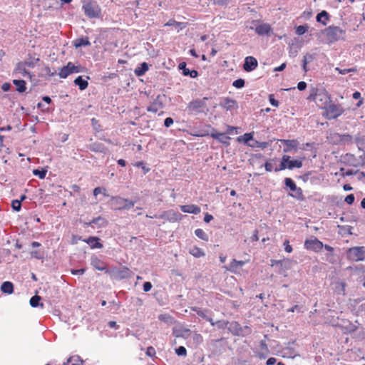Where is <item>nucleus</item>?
<instances>
[{
    "mask_svg": "<svg viewBox=\"0 0 365 365\" xmlns=\"http://www.w3.org/2000/svg\"><path fill=\"white\" fill-rule=\"evenodd\" d=\"M308 26L307 25H300V26H298L297 28H296V33L297 35H303L304 34L307 30H308Z\"/></svg>",
    "mask_w": 365,
    "mask_h": 365,
    "instance_id": "4c0bfd02",
    "label": "nucleus"
},
{
    "mask_svg": "<svg viewBox=\"0 0 365 365\" xmlns=\"http://www.w3.org/2000/svg\"><path fill=\"white\" fill-rule=\"evenodd\" d=\"M192 310L195 312L198 316H200L204 319L207 318L205 310H202L198 307H192Z\"/></svg>",
    "mask_w": 365,
    "mask_h": 365,
    "instance_id": "49530a36",
    "label": "nucleus"
},
{
    "mask_svg": "<svg viewBox=\"0 0 365 365\" xmlns=\"http://www.w3.org/2000/svg\"><path fill=\"white\" fill-rule=\"evenodd\" d=\"M182 217V215L179 212L174 210H170L160 214L159 218L170 222H175L181 220Z\"/></svg>",
    "mask_w": 365,
    "mask_h": 365,
    "instance_id": "1a4fd4ad",
    "label": "nucleus"
},
{
    "mask_svg": "<svg viewBox=\"0 0 365 365\" xmlns=\"http://www.w3.org/2000/svg\"><path fill=\"white\" fill-rule=\"evenodd\" d=\"M163 108V104L162 102L159 101H155L151 103L150 106L148 107L147 110L148 112H152L154 113H157L158 111L161 110Z\"/></svg>",
    "mask_w": 365,
    "mask_h": 365,
    "instance_id": "412c9836",
    "label": "nucleus"
},
{
    "mask_svg": "<svg viewBox=\"0 0 365 365\" xmlns=\"http://www.w3.org/2000/svg\"><path fill=\"white\" fill-rule=\"evenodd\" d=\"M85 272V269H72L71 273L73 274H83Z\"/></svg>",
    "mask_w": 365,
    "mask_h": 365,
    "instance_id": "e2e57ef3",
    "label": "nucleus"
},
{
    "mask_svg": "<svg viewBox=\"0 0 365 365\" xmlns=\"http://www.w3.org/2000/svg\"><path fill=\"white\" fill-rule=\"evenodd\" d=\"M74 83L77 85L80 90L83 91L87 88L88 83L86 80L83 79L81 76H78L74 80Z\"/></svg>",
    "mask_w": 365,
    "mask_h": 365,
    "instance_id": "a878e982",
    "label": "nucleus"
},
{
    "mask_svg": "<svg viewBox=\"0 0 365 365\" xmlns=\"http://www.w3.org/2000/svg\"><path fill=\"white\" fill-rule=\"evenodd\" d=\"M280 143L284 145V152L287 153L290 152L292 150H296L299 145V142L297 140H285L281 139L279 140Z\"/></svg>",
    "mask_w": 365,
    "mask_h": 365,
    "instance_id": "dca6fc26",
    "label": "nucleus"
},
{
    "mask_svg": "<svg viewBox=\"0 0 365 365\" xmlns=\"http://www.w3.org/2000/svg\"><path fill=\"white\" fill-rule=\"evenodd\" d=\"M145 354H146V356L151 357V358H155V359L157 358L155 349L154 347H153L151 346H148L146 349Z\"/></svg>",
    "mask_w": 365,
    "mask_h": 365,
    "instance_id": "58836bf2",
    "label": "nucleus"
},
{
    "mask_svg": "<svg viewBox=\"0 0 365 365\" xmlns=\"http://www.w3.org/2000/svg\"><path fill=\"white\" fill-rule=\"evenodd\" d=\"M152 288V284L150 282H146L143 284V291L147 292H149Z\"/></svg>",
    "mask_w": 365,
    "mask_h": 365,
    "instance_id": "13d9d810",
    "label": "nucleus"
},
{
    "mask_svg": "<svg viewBox=\"0 0 365 365\" xmlns=\"http://www.w3.org/2000/svg\"><path fill=\"white\" fill-rule=\"evenodd\" d=\"M354 195L353 194H350L349 195H347L346 197H345V202L348 204V205H351L354 201Z\"/></svg>",
    "mask_w": 365,
    "mask_h": 365,
    "instance_id": "5fc2aeb1",
    "label": "nucleus"
},
{
    "mask_svg": "<svg viewBox=\"0 0 365 365\" xmlns=\"http://www.w3.org/2000/svg\"><path fill=\"white\" fill-rule=\"evenodd\" d=\"M335 70L336 71L339 72V73L341 74V75H345L348 73H351V72H356L357 71V68L356 67H353V68H345V69H341L339 67H336L335 68Z\"/></svg>",
    "mask_w": 365,
    "mask_h": 365,
    "instance_id": "e433bc0d",
    "label": "nucleus"
},
{
    "mask_svg": "<svg viewBox=\"0 0 365 365\" xmlns=\"http://www.w3.org/2000/svg\"><path fill=\"white\" fill-rule=\"evenodd\" d=\"M195 234L198 238H200L204 241L207 242L209 240L208 235L202 229H200V228L196 229L195 230Z\"/></svg>",
    "mask_w": 365,
    "mask_h": 365,
    "instance_id": "7c9ffc66",
    "label": "nucleus"
},
{
    "mask_svg": "<svg viewBox=\"0 0 365 365\" xmlns=\"http://www.w3.org/2000/svg\"><path fill=\"white\" fill-rule=\"evenodd\" d=\"M245 261L237 260L233 259L228 267L225 266L224 268L226 270L230 271L233 273H237V269L245 265Z\"/></svg>",
    "mask_w": 365,
    "mask_h": 365,
    "instance_id": "f3484780",
    "label": "nucleus"
},
{
    "mask_svg": "<svg viewBox=\"0 0 365 365\" xmlns=\"http://www.w3.org/2000/svg\"><path fill=\"white\" fill-rule=\"evenodd\" d=\"M183 24L181 22L176 21L174 19L169 20L165 24V26H180V25Z\"/></svg>",
    "mask_w": 365,
    "mask_h": 365,
    "instance_id": "3c124183",
    "label": "nucleus"
},
{
    "mask_svg": "<svg viewBox=\"0 0 365 365\" xmlns=\"http://www.w3.org/2000/svg\"><path fill=\"white\" fill-rule=\"evenodd\" d=\"M239 142H243L251 147L264 148L267 143H259L253 140L252 133H245L243 135L238 137Z\"/></svg>",
    "mask_w": 365,
    "mask_h": 365,
    "instance_id": "6e6552de",
    "label": "nucleus"
},
{
    "mask_svg": "<svg viewBox=\"0 0 365 365\" xmlns=\"http://www.w3.org/2000/svg\"><path fill=\"white\" fill-rule=\"evenodd\" d=\"M180 210L183 212L191 214H199L201 211L200 208L195 205H186L180 206Z\"/></svg>",
    "mask_w": 365,
    "mask_h": 365,
    "instance_id": "6ab92c4d",
    "label": "nucleus"
},
{
    "mask_svg": "<svg viewBox=\"0 0 365 365\" xmlns=\"http://www.w3.org/2000/svg\"><path fill=\"white\" fill-rule=\"evenodd\" d=\"M41 300V297L38 295H35L32 297L30 299V305L32 307H37L38 306H41V307H43V304H40L39 302Z\"/></svg>",
    "mask_w": 365,
    "mask_h": 365,
    "instance_id": "473e14b6",
    "label": "nucleus"
},
{
    "mask_svg": "<svg viewBox=\"0 0 365 365\" xmlns=\"http://www.w3.org/2000/svg\"><path fill=\"white\" fill-rule=\"evenodd\" d=\"M10 88H11V85H10V83H3V84H2V86H1V89H2L4 91H9Z\"/></svg>",
    "mask_w": 365,
    "mask_h": 365,
    "instance_id": "0e129e2a",
    "label": "nucleus"
},
{
    "mask_svg": "<svg viewBox=\"0 0 365 365\" xmlns=\"http://www.w3.org/2000/svg\"><path fill=\"white\" fill-rule=\"evenodd\" d=\"M189 253L196 258H200L205 255V252L197 246H194L192 248L190 249Z\"/></svg>",
    "mask_w": 365,
    "mask_h": 365,
    "instance_id": "393cba45",
    "label": "nucleus"
},
{
    "mask_svg": "<svg viewBox=\"0 0 365 365\" xmlns=\"http://www.w3.org/2000/svg\"><path fill=\"white\" fill-rule=\"evenodd\" d=\"M214 4L223 6L226 4L228 0H212Z\"/></svg>",
    "mask_w": 365,
    "mask_h": 365,
    "instance_id": "680f3d73",
    "label": "nucleus"
},
{
    "mask_svg": "<svg viewBox=\"0 0 365 365\" xmlns=\"http://www.w3.org/2000/svg\"><path fill=\"white\" fill-rule=\"evenodd\" d=\"M213 219L212 215L206 213L204 217V221L207 223L210 222Z\"/></svg>",
    "mask_w": 365,
    "mask_h": 365,
    "instance_id": "69168bd1",
    "label": "nucleus"
},
{
    "mask_svg": "<svg viewBox=\"0 0 365 365\" xmlns=\"http://www.w3.org/2000/svg\"><path fill=\"white\" fill-rule=\"evenodd\" d=\"M159 320L165 322H168L170 319H171V317L169 314H160L158 316Z\"/></svg>",
    "mask_w": 365,
    "mask_h": 365,
    "instance_id": "603ef678",
    "label": "nucleus"
},
{
    "mask_svg": "<svg viewBox=\"0 0 365 365\" xmlns=\"http://www.w3.org/2000/svg\"><path fill=\"white\" fill-rule=\"evenodd\" d=\"M79 69L77 66H75L74 64L71 62H68L66 66L62 67L59 72L58 76L61 78H67L70 74L74 73H78Z\"/></svg>",
    "mask_w": 365,
    "mask_h": 365,
    "instance_id": "9b49d317",
    "label": "nucleus"
},
{
    "mask_svg": "<svg viewBox=\"0 0 365 365\" xmlns=\"http://www.w3.org/2000/svg\"><path fill=\"white\" fill-rule=\"evenodd\" d=\"M111 203L115 210H128L135 205L134 202L118 196L113 197Z\"/></svg>",
    "mask_w": 365,
    "mask_h": 365,
    "instance_id": "423d86ee",
    "label": "nucleus"
},
{
    "mask_svg": "<svg viewBox=\"0 0 365 365\" xmlns=\"http://www.w3.org/2000/svg\"><path fill=\"white\" fill-rule=\"evenodd\" d=\"M134 165L138 168H141L143 170V174L147 173L150 170V168H146V166L144 165L143 162H142V161L137 162L136 163L134 164Z\"/></svg>",
    "mask_w": 365,
    "mask_h": 365,
    "instance_id": "de8ad7c7",
    "label": "nucleus"
},
{
    "mask_svg": "<svg viewBox=\"0 0 365 365\" xmlns=\"http://www.w3.org/2000/svg\"><path fill=\"white\" fill-rule=\"evenodd\" d=\"M307 100L314 101L317 106L321 109H324L329 103H331V95L324 88H312L310 90Z\"/></svg>",
    "mask_w": 365,
    "mask_h": 365,
    "instance_id": "f257e3e1",
    "label": "nucleus"
},
{
    "mask_svg": "<svg viewBox=\"0 0 365 365\" xmlns=\"http://www.w3.org/2000/svg\"><path fill=\"white\" fill-rule=\"evenodd\" d=\"M307 88V83L304 81H300L297 84V88L299 91H304Z\"/></svg>",
    "mask_w": 365,
    "mask_h": 365,
    "instance_id": "bf43d9fd",
    "label": "nucleus"
},
{
    "mask_svg": "<svg viewBox=\"0 0 365 365\" xmlns=\"http://www.w3.org/2000/svg\"><path fill=\"white\" fill-rule=\"evenodd\" d=\"M340 171L342 173V176H351L356 174L357 171H354L351 169L345 170L344 168H341Z\"/></svg>",
    "mask_w": 365,
    "mask_h": 365,
    "instance_id": "a18cd8bd",
    "label": "nucleus"
},
{
    "mask_svg": "<svg viewBox=\"0 0 365 365\" xmlns=\"http://www.w3.org/2000/svg\"><path fill=\"white\" fill-rule=\"evenodd\" d=\"M149 67L147 63L143 62L141 63L140 67L135 70V73L138 76H141L148 70Z\"/></svg>",
    "mask_w": 365,
    "mask_h": 365,
    "instance_id": "c756f323",
    "label": "nucleus"
},
{
    "mask_svg": "<svg viewBox=\"0 0 365 365\" xmlns=\"http://www.w3.org/2000/svg\"><path fill=\"white\" fill-rule=\"evenodd\" d=\"M173 124V120L172 118L168 117V118L165 119L164 125H165V127L168 128V127H170Z\"/></svg>",
    "mask_w": 365,
    "mask_h": 365,
    "instance_id": "4d7b16f0",
    "label": "nucleus"
},
{
    "mask_svg": "<svg viewBox=\"0 0 365 365\" xmlns=\"http://www.w3.org/2000/svg\"><path fill=\"white\" fill-rule=\"evenodd\" d=\"M323 110V115L329 120L336 119L344 112V109L341 104H335L332 102L329 103Z\"/></svg>",
    "mask_w": 365,
    "mask_h": 365,
    "instance_id": "20e7f679",
    "label": "nucleus"
},
{
    "mask_svg": "<svg viewBox=\"0 0 365 365\" xmlns=\"http://www.w3.org/2000/svg\"><path fill=\"white\" fill-rule=\"evenodd\" d=\"M11 207L15 211H20L21 208V200H14L11 202Z\"/></svg>",
    "mask_w": 365,
    "mask_h": 365,
    "instance_id": "79ce46f5",
    "label": "nucleus"
},
{
    "mask_svg": "<svg viewBox=\"0 0 365 365\" xmlns=\"http://www.w3.org/2000/svg\"><path fill=\"white\" fill-rule=\"evenodd\" d=\"M269 103H271V105L275 106V107H277L279 106V102L277 100H275L274 98H273V96L272 95H270L269 96Z\"/></svg>",
    "mask_w": 365,
    "mask_h": 365,
    "instance_id": "052dcab7",
    "label": "nucleus"
},
{
    "mask_svg": "<svg viewBox=\"0 0 365 365\" xmlns=\"http://www.w3.org/2000/svg\"><path fill=\"white\" fill-rule=\"evenodd\" d=\"M207 99V97H205L202 100L191 101L188 105V109L192 111H200L202 108L206 107L205 101Z\"/></svg>",
    "mask_w": 365,
    "mask_h": 365,
    "instance_id": "4468645a",
    "label": "nucleus"
},
{
    "mask_svg": "<svg viewBox=\"0 0 365 365\" xmlns=\"http://www.w3.org/2000/svg\"><path fill=\"white\" fill-rule=\"evenodd\" d=\"M187 64L185 62H181L178 65V68L182 71V74L185 76H188L189 69L186 67Z\"/></svg>",
    "mask_w": 365,
    "mask_h": 365,
    "instance_id": "a19ab883",
    "label": "nucleus"
},
{
    "mask_svg": "<svg viewBox=\"0 0 365 365\" xmlns=\"http://www.w3.org/2000/svg\"><path fill=\"white\" fill-rule=\"evenodd\" d=\"M188 76L191 78H196L198 76V72L196 70L189 71Z\"/></svg>",
    "mask_w": 365,
    "mask_h": 365,
    "instance_id": "774afa93",
    "label": "nucleus"
},
{
    "mask_svg": "<svg viewBox=\"0 0 365 365\" xmlns=\"http://www.w3.org/2000/svg\"><path fill=\"white\" fill-rule=\"evenodd\" d=\"M255 31L260 36L267 35L272 31V27L269 24H261L256 26Z\"/></svg>",
    "mask_w": 365,
    "mask_h": 365,
    "instance_id": "a211bd4d",
    "label": "nucleus"
},
{
    "mask_svg": "<svg viewBox=\"0 0 365 365\" xmlns=\"http://www.w3.org/2000/svg\"><path fill=\"white\" fill-rule=\"evenodd\" d=\"M211 136L214 139H216L224 144H227V145L230 144V138L229 136H227L226 135V133L216 132V133H212L211 134Z\"/></svg>",
    "mask_w": 365,
    "mask_h": 365,
    "instance_id": "aec40b11",
    "label": "nucleus"
},
{
    "mask_svg": "<svg viewBox=\"0 0 365 365\" xmlns=\"http://www.w3.org/2000/svg\"><path fill=\"white\" fill-rule=\"evenodd\" d=\"M237 127H233V126L227 125V126L226 134L237 133Z\"/></svg>",
    "mask_w": 365,
    "mask_h": 365,
    "instance_id": "864d4df0",
    "label": "nucleus"
},
{
    "mask_svg": "<svg viewBox=\"0 0 365 365\" xmlns=\"http://www.w3.org/2000/svg\"><path fill=\"white\" fill-rule=\"evenodd\" d=\"M283 245L284 247V250L287 252L291 253L293 251L292 247L289 245V241L288 240H286L284 242Z\"/></svg>",
    "mask_w": 365,
    "mask_h": 365,
    "instance_id": "8fccbe9b",
    "label": "nucleus"
},
{
    "mask_svg": "<svg viewBox=\"0 0 365 365\" xmlns=\"http://www.w3.org/2000/svg\"><path fill=\"white\" fill-rule=\"evenodd\" d=\"M82 3V9L88 18L94 19L98 18L101 16V7L96 1L83 0Z\"/></svg>",
    "mask_w": 365,
    "mask_h": 365,
    "instance_id": "f03ea898",
    "label": "nucleus"
},
{
    "mask_svg": "<svg viewBox=\"0 0 365 365\" xmlns=\"http://www.w3.org/2000/svg\"><path fill=\"white\" fill-rule=\"evenodd\" d=\"M91 264L98 270L103 271L106 269V266L105 265L103 262H102L97 257L92 259Z\"/></svg>",
    "mask_w": 365,
    "mask_h": 365,
    "instance_id": "bb28decb",
    "label": "nucleus"
},
{
    "mask_svg": "<svg viewBox=\"0 0 365 365\" xmlns=\"http://www.w3.org/2000/svg\"><path fill=\"white\" fill-rule=\"evenodd\" d=\"M258 66L257 60L253 56H247L245 59L243 68L247 72L254 71Z\"/></svg>",
    "mask_w": 365,
    "mask_h": 365,
    "instance_id": "ddd939ff",
    "label": "nucleus"
},
{
    "mask_svg": "<svg viewBox=\"0 0 365 365\" xmlns=\"http://www.w3.org/2000/svg\"><path fill=\"white\" fill-rule=\"evenodd\" d=\"M329 19V15L326 11H322L317 15L316 19L317 22L327 25V22Z\"/></svg>",
    "mask_w": 365,
    "mask_h": 365,
    "instance_id": "b1692460",
    "label": "nucleus"
},
{
    "mask_svg": "<svg viewBox=\"0 0 365 365\" xmlns=\"http://www.w3.org/2000/svg\"><path fill=\"white\" fill-rule=\"evenodd\" d=\"M91 44L90 41H88V38H78L75 41V46L76 48L82 46H89Z\"/></svg>",
    "mask_w": 365,
    "mask_h": 365,
    "instance_id": "72a5a7b5",
    "label": "nucleus"
},
{
    "mask_svg": "<svg viewBox=\"0 0 365 365\" xmlns=\"http://www.w3.org/2000/svg\"><path fill=\"white\" fill-rule=\"evenodd\" d=\"M13 83L16 87V91L23 93L26 90V82L24 80H14Z\"/></svg>",
    "mask_w": 365,
    "mask_h": 365,
    "instance_id": "c85d7f7f",
    "label": "nucleus"
},
{
    "mask_svg": "<svg viewBox=\"0 0 365 365\" xmlns=\"http://www.w3.org/2000/svg\"><path fill=\"white\" fill-rule=\"evenodd\" d=\"M220 106L225 108L226 110H237L238 108V103L236 100L225 98L220 103Z\"/></svg>",
    "mask_w": 365,
    "mask_h": 365,
    "instance_id": "2eb2a0df",
    "label": "nucleus"
},
{
    "mask_svg": "<svg viewBox=\"0 0 365 365\" xmlns=\"http://www.w3.org/2000/svg\"><path fill=\"white\" fill-rule=\"evenodd\" d=\"M262 166H263V165H261V167H262ZM264 166L265 170L267 172H272V171L274 170L275 167L273 165L272 161H266L265 163L264 164Z\"/></svg>",
    "mask_w": 365,
    "mask_h": 365,
    "instance_id": "c03bdc74",
    "label": "nucleus"
},
{
    "mask_svg": "<svg viewBox=\"0 0 365 365\" xmlns=\"http://www.w3.org/2000/svg\"><path fill=\"white\" fill-rule=\"evenodd\" d=\"M47 173V170L46 168L39 170L38 169H35L33 170V174L36 176H38L40 179H44Z\"/></svg>",
    "mask_w": 365,
    "mask_h": 365,
    "instance_id": "c9c22d12",
    "label": "nucleus"
},
{
    "mask_svg": "<svg viewBox=\"0 0 365 365\" xmlns=\"http://www.w3.org/2000/svg\"><path fill=\"white\" fill-rule=\"evenodd\" d=\"M175 352L178 356H185L187 354L186 349L182 346H180L176 349Z\"/></svg>",
    "mask_w": 365,
    "mask_h": 365,
    "instance_id": "09e8293b",
    "label": "nucleus"
},
{
    "mask_svg": "<svg viewBox=\"0 0 365 365\" xmlns=\"http://www.w3.org/2000/svg\"><path fill=\"white\" fill-rule=\"evenodd\" d=\"M304 246L307 250L319 252L323 248L324 244L316 237H313L306 240Z\"/></svg>",
    "mask_w": 365,
    "mask_h": 365,
    "instance_id": "0eeeda50",
    "label": "nucleus"
},
{
    "mask_svg": "<svg viewBox=\"0 0 365 365\" xmlns=\"http://www.w3.org/2000/svg\"><path fill=\"white\" fill-rule=\"evenodd\" d=\"M84 242L88 244L93 249L103 247V245L99 242V238L96 237H90L85 240Z\"/></svg>",
    "mask_w": 365,
    "mask_h": 365,
    "instance_id": "4be33fe9",
    "label": "nucleus"
},
{
    "mask_svg": "<svg viewBox=\"0 0 365 365\" xmlns=\"http://www.w3.org/2000/svg\"><path fill=\"white\" fill-rule=\"evenodd\" d=\"M277 359L274 357H270L267 359L266 364L267 365H273L276 363Z\"/></svg>",
    "mask_w": 365,
    "mask_h": 365,
    "instance_id": "338daca9",
    "label": "nucleus"
},
{
    "mask_svg": "<svg viewBox=\"0 0 365 365\" xmlns=\"http://www.w3.org/2000/svg\"><path fill=\"white\" fill-rule=\"evenodd\" d=\"M314 58V55L312 54H309V53H307L304 56V60H303V69L307 71V65L309 62L312 61L313 59Z\"/></svg>",
    "mask_w": 365,
    "mask_h": 365,
    "instance_id": "f704fd0d",
    "label": "nucleus"
},
{
    "mask_svg": "<svg viewBox=\"0 0 365 365\" xmlns=\"http://www.w3.org/2000/svg\"><path fill=\"white\" fill-rule=\"evenodd\" d=\"M346 257L351 262H359L365 259L364 247H353L347 250Z\"/></svg>",
    "mask_w": 365,
    "mask_h": 365,
    "instance_id": "39448f33",
    "label": "nucleus"
},
{
    "mask_svg": "<svg viewBox=\"0 0 365 365\" xmlns=\"http://www.w3.org/2000/svg\"><path fill=\"white\" fill-rule=\"evenodd\" d=\"M324 33L329 43H334L343 38L345 31L339 26H329L324 29Z\"/></svg>",
    "mask_w": 365,
    "mask_h": 365,
    "instance_id": "7ed1b4c3",
    "label": "nucleus"
},
{
    "mask_svg": "<svg viewBox=\"0 0 365 365\" xmlns=\"http://www.w3.org/2000/svg\"><path fill=\"white\" fill-rule=\"evenodd\" d=\"M302 166V161H281L279 167L275 166L274 171L289 169L292 170L294 168H301Z\"/></svg>",
    "mask_w": 365,
    "mask_h": 365,
    "instance_id": "f8f14e48",
    "label": "nucleus"
},
{
    "mask_svg": "<svg viewBox=\"0 0 365 365\" xmlns=\"http://www.w3.org/2000/svg\"><path fill=\"white\" fill-rule=\"evenodd\" d=\"M1 290L4 293L12 294L14 292V285L11 282H4L1 286Z\"/></svg>",
    "mask_w": 365,
    "mask_h": 365,
    "instance_id": "cd10ccee",
    "label": "nucleus"
},
{
    "mask_svg": "<svg viewBox=\"0 0 365 365\" xmlns=\"http://www.w3.org/2000/svg\"><path fill=\"white\" fill-rule=\"evenodd\" d=\"M92 224H99L100 227H104L107 225V221L102 217H98L93 218L91 222L88 223V225H91Z\"/></svg>",
    "mask_w": 365,
    "mask_h": 365,
    "instance_id": "2f4dec72",
    "label": "nucleus"
},
{
    "mask_svg": "<svg viewBox=\"0 0 365 365\" xmlns=\"http://www.w3.org/2000/svg\"><path fill=\"white\" fill-rule=\"evenodd\" d=\"M285 185L289 188L294 194H291V196L297 199L303 198V192L300 187H297L295 182L289 178H286L284 180Z\"/></svg>",
    "mask_w": 365,
    "mask_h": 365,
    "instance_id": "9d476101",
    "label": "nucleus"
},
{
    "mask_svg": "<svg viewBox=\"0 0 365 365\" xmlns=\"http://www.w3.org/2000/svg\"><path fill=\"white\" fill-rule=\"evenodd\" d=\"M92 150L97 152H104L106 148L101 143H95L92 145Z\"/></svg>",
    "mask_w": 365,
    "mask_h": 365,
    "instance_id": "ea45409f",
    "label": "nucleus"
},
{
    "mask_svg": "<svg viewBox=\"0 0 365 365\" xmlns=\"http://www.w3.org/2000/svg\"><path fill=\"white\" fill-rule=\"evenodd\" d=\"M232 86L237 88H241L245 86V80L242 78L233 81Z\"/></svg>",
    "mask_w": 365,
    "mask_h": 365,
    "instance_id": "37998d69",
    "label": "nucleus"
},
{
    "mask_svg": "<svg viewBox=\"0 0 365 365\" xmlns=\"http://www.w3.org/2000/svg\"><path fill=\"white\" fill-rule=\"evenodd\" d=\"M31 255L32 257L34 258H36V259H41L43 258V255L38 252V251H33L31 252Z\"/></svg>",
    "mask_w": 365,
    "mask_h": 365,
    "instance_id": "6e6d98bb",
    "label": "nucleus"
},
{
    "mask_svg": "<svg viewBox=\"0 0 365 365\" xmlns=\"http://www.w3.org/2000/svg\"><path fill=\"white\" fill-rule=\"evenodd\" d=\"M64 365H83V361L80 356L75 355L69 357Z\"/></svg>",
    "mask_w": 365,
    "mask_h": 365,
    "instance_id": "5701e85b",
    "label": "nucleus"
}]
</instances>
